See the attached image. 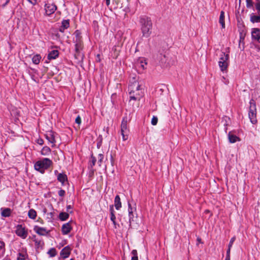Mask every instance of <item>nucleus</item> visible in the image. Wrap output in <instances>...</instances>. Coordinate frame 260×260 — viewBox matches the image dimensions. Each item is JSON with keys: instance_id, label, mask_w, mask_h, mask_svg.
<instances>
[{"instance_id": "nucleus-28", "label": "nucleus", "mask_w": 260, "mask_h": 260, "mask_svg": "<svg viewBox=\"0 0 260 260\" xmlns=\"http://www.w3.org/2000/svg\"><path fill=\"white\" fill-rule=\"evenodd\" d=\"M69 215L68 213L66 212H61L59 214V219L62 221H64L69 218Z\"/></svg>"}, {"instance_id": "nucleus-3", "label": "nucleus", "mask_w": 260, "mask_h": 260, "mask_svg": "<svg viewBox=\"0 0 260 260\" xmlns=\"http://www.w3.org/2000/svg\"><path fill=\"white\" fill-rule=\"evenodd\" d=\"M52 165V161L48 158H44L37 161L34 165L36 170L42 174L44 173L45 171L47 170Z\"/></svg>"}, {"instance_id": "nucleus-52", "label": "nucleus", "mask_w": 260, "mask_h": 260, "mask_svg": "<svg viewBox=\"0 0 260 260\" xmlns=\"http://www.w3.org/2000/svg\"><path fill=\"white\" fill-rule=\"evenodd\" d=\"M9 1H10V0H7V2H6V3H5V5H4V6H5L6 5H7V4L9 2Z\"/></svg>"}, {"instance_id": "nucleus-5", "label": "nucleus", "mask_w": 260, "mask_h": 260, "mask_svg": "<svg viewBox=\"0 0 260 260\" xmlns=\"http://www.w3.org/2000/svg\"><path fill=\"white\" fill-rule=\"evenodd\" d=\"M229 55L224 52H221L220 55L218 65L221 71L224 72L226 70L229 66Z\"/></svg>"}, {"instance_id": "nucleus-8", "label": "nucleus", "mask_w": 260, "mask_h": 260, "mask_svg": "<svg viewBox=\"0 0 260 260\" xmlns=\"http://www.w3.org/2000/svg\"><path fill=\"white\" fill-rule=\"evenodd\" d=\"M57 7L54 4L48 3L45 5V13L48 16L54 13Z\"/></svg>"}, {"instance_id": "nucleus-6", "label": "nucleus", "mask_w": 260, "mask_h": 260, "mask_svg": "<svg viewBox=\"0 0 260 260\" xmlns=\"http://www.w3.org/2000/svg\"><path fill=\"white\" fill-rule=\"evenodd\" d=\"M121 134L122 136V140L126 141L127 140L129 135V129L127 127V118L124 117L123 118L121 124Z\"/></svg>"}, {"instance_id": "nucleus-11", "label": "nucleus", "mask_w": 260, "mask_h": 260, "mask_svg": "<svg viewBox=\"0 0 260 260\" xmlns=\"http://www.w3.org/2000/svg\"><path fill=\"white\" fill-rule=\"evenodd\" d=\"M71 251V248L69 246H67L61 250L60 255L63 258H67L70 255Z\"/></svg>"}, {"instance_id": "nucleus-40", "label": "nucleus", "mask_w": 260, "mask_h": 260, "mask_svg": "<svg viewBox=\"0 0 260 260\" xmlns=\"http://www.w3.org/2000/svg\"><path fill=\"white\" fill-rule=\"evenodd\" d=\"M243 41H244V38H242L241 37H240V40H239V48H241V45L242 44L243 45Z\"/></svg>"}, {"instance_id": "nucleus-14", "label": "nucleus", "mask_w": 260, "mask_h": 260, "mask_svg": "<svg viewBox=\"0 0 260 260\" xmlns=\"http://www.w3.org/2000/svg\"><path fill=\"white\" fill-rule=\"evenodd\" d=\"M128 217H129V224H131L132 221L134 220V211H135V209L131 207V205L129 203H128Z\"/></svg>"}, {"instance_id": "nucleus-27", "label": "nucleus", "mask_w": 260, "mask_h": 260, "mask_svg": "<svg viewBox=\"0 0 260 260\" xmlns=\"http://www.w3.org/2000/svg\"><path fill=\"white\" fill-rule=\"evenodd\" d=\"M41 59V56L39 54H36L33 56L32 58V61L34 63L36 64H38L40 63V60Z\"/></svg>"}, {"instance_id": "nucleus-9", "label": "nucleus", "mask_w": 260, "mask_h": 260, "mask_svg": "<svg viewBox=\"0 0 260 260\" xmlns=\"http://www.w3.org/2000/svg\"><path fill=\"white\" fill-rule=\"evenodd\" d=\"M16 234L18 236H19L23 239H25L27 235V232L22 225H18L16 226Z\"/></svg>"}, {"instance_id": "nucleus-42", "label": "nucleus", "mask_w": 260, "mask_h": 260, "mask_svg": "<svg viewBox=\"0 0 260 260\" xmlns=\"http://www.w3.org/2000/svg\"><path fill=\"white\" fill-rule=\"evenodd\" d=\"M29 3L33 5H35L37 4V0H27Z\"/></svg>"}, {"instance_id": "nucleus-15", "label": "nucleus", "mask_w": 260, "mask_h": 260, "mask_svg": "<svg viewBox=\"0 0 260 260\" xmlns=\"http://www.w3.org/2000/svg\"><path fill=\"white\" fill-rule=\"evenodd\" d=\"M72 229L71 226L69 223H67L62 226V233L63 235H67L69 233Z\"/></svg>"}, {"instance_id": "nucleus-17", "label": "nucleus", "mask_w": 260, "mask_h": 260, "mask_svg": "<svg viewBox=\"0 0 260 260\" xmlns=\"http://www.w3.org/2000/svg\"><path fill=\"white\" fill-rule=\"evenodd\" d=\"M228 138L230 143H234L237 141H240V139L239 137L236 136V135L232 134L231 132H230L228 134Z\"/></svg>"}, {"instance_id": "nucleus-32", "label": "nucleus", "mask_w": 260, "mask_h": 260, "mask_svg": "<svg viewBox=\"0 0 260 260\" xmlns=\"http://www.w3.org/2000/svg\"><path fill=\"white\" fill-rule=\"evenodd\" d=\"M96 161V158L93 156H91V161L90 162V166L91 168H92L93 166H94L95 165Z\"/></svg>"}, {"instance_id": "nucleus-33", "label": "nucleus", "mask_w": 260, "mask_h": 260, "mask_svg": "<svg viewBox=\"0 0 260 260\" xmlns=\"http://www.w3.org/2000/svg\"><path fill=\"white\" fill-rule=\"evenodd\" d=\"M103 159H104L103 154H99L98 155V164H99V166H101Z\"/></svg>"}, {"instance_id": "nucleus-47", "label": "nucleus", "mask_w": 260, "mask_h": 260, "mask_svg": "<svg viewBox=\"0 0 260 260\" xmlns=\"http://www.w3.org/2000/svg\"><path fill=\"white\" fill-rule=\"evenodd\" d=\"M66 29V28H64V27H63V26L61 25V26H60V28H59V31H60V32H64V30H65Z\"/></svg>"}, {"instance_id": "nucleus-13", "label": "nucleus", "mask_w": 260, "mask_h": 260, "mask_svg": "<svg viewBox=\"0 0 260 260\" xmlns=\"http://www.w3.org/2000/svg\"><path fill=\"white\" fill-rule=\"evenodd\" d=\"M34 231L39 235L42 236H45L48 234V232L47 230L44 228L39 227L36 226L34 228Z\"/></svg>"}, {"instance_id": "nucleus-48", "label": "nucleus", "mask_w": 260, "mask_h": 260, "mask_svg": "<svg viewBox=\"0 0 260 260\" xmlns=\"http://www.w3.org/2000/svg\"><path fill=\"white\" fill-rule=\"evenodd\" d=\"M67 211H68V212H70V210L71 209H72V206H71V205H68V206H67Z\"/></svg>"}, {"instance_id": "nucleus-39", "label": "nucleus", "mask_w": 260, "mask_h": 260, "mask_svg": "<svg viewBox=\"0 0 260 260\" xmlns=\"http://www.w3.org/2000/svg\"><path fill=\"white\" fill-rule=\"evenodd\" d=\"M65 191L63 189H60L58 191V194L60 197H63L65 195Z\"/></svg>"}, {"instance_id": "nucleus-30", "label": "nucleus", "mask_w": 260, "mask_h": 260, "mask_svg": "<svg viewBox=\"0 0 260 260\" xmlns=\"http://www.w3.org/2000/svg\"><path fill=\"white\" fill-rule=\"evenodd\" d=\"M47 253L50 257H54L57 254V251L54 248H52L48 250Z\"/></svg>"}, {"instance_id": "nucleus-53", "label": "nucleus", "mask_w": 260, "mask_h": 260, "mask_svg": "<svg viewBox=\"0 0 260 260\" xmlns=\"http://www.w3.org/2000/svg\"><path fill=\"white\" fill-rule=\"evenodd\" d=\"M198 242H200L201 241L200 239H198Z\"/></svg>"}, {"instance_id": "nucleus-45", "label": "nucleus", "mask_w": 260, "mask_h": 260, "mask_svg": "<svg viewBox=\"0 0 260 260\" xmlns=\"http://www.w3.org/2000/svg\"><path fill=\"white\" fill-rule=\"evenodd\" d=\"M132 253L133 254V256H137V252L136 250H133L132 251Z\"/></svg>"}, {"instance_id": "nucleus-26", "label": "nucleus", "mask_w": 260, "mask_h": 260, "mask_svg": "<svg viewBox=\"0 0 260 260\" xmlns=\"http://www.w3.org/2000/svg\"><path fill=\"white\" fill-rule=\"evenodd\" d=\"M28 216L30 218L34 219L36 218L37 212L34 209H30L28 212Z\"/></svg>"}, {"instance_id": "nucleus-16", "label": "nucleus", "mask_w": 260, "mask_h": 260, "mask_svg": "<svg viewBox=\"0 0 260 260\" xmlns=\"http://www.w3.org/2000/svg\"><path fill=\"white\" fill-rule=\"evenodd\" d=\"M110 219L112 221L113 224L116 225V216L115 215V211L114 210V206L113 205L110 206Z\"/></svg>"}, {"instance_id": "nucleus-50", "label": "nucleus", "mask_w": 260, "mask_h": 260, "mask_svg": "<svg viewBox=\"0 0 260 260\" xmlns=\"http://www.w3.org/2000/svg\"><path fill=\"white\" fill-rule=\"evenodd\" d=\"M106 2L107 6H108L110 3V0H106Z\"/></svg>"}, {"instance_id": "nucleus-38", "label": "nucleus", "mask_w": 260, "mask_h": 260, "mask_svg": "<svg viewBox=\"0 0 260 260\" xmlns=\"http://www.w3.org/2000/svg\"><path fill=\"white\" fill-rule=\"evenodd\" d=\"M75 122L76 123H77L78 124H79V125L81 124V117H80V116L79 115L78 116L76 117V118L75 119Z\"/></svg>"}, {"instance_id": "nucleus-41", "label": "nucleus", "mask_w": 260, "mask_h": 260, "mask_svg": "<svg viewBox=\"0 0 260 260\" xmlns=\"http://www.w3.org/2000/svg\"><path fill=\"white\" fill-rule=\"evenodd\" d=\"M255 8L257 11L260 12V1L256 4Z\"/></svg>"}, {"instance_id": "nucleus-7", "label": "nucleus", "mask_w": 260, "mask_h": 260, "mask_svg": "<svg viewBox=\"0 0 260 260\" xmlns=\"http://www.w3.org/2000/svg\"><path fill=\"white\" fill-rule=\"evenodd\" d=\"M75 51L76 53L75 56L76 58L81 57L80 51L82 50L83 47V44L82 39H78L75 40Z\"/></svg>"}, {"instance_id": "nucleus-2", "label": "nucleus", "mask_w": 260, "mask_h": 260, "mask_svg": "<svg viewBox=\"0 0 260 260\" xmlns=\"http://www.w3.org/2000/svg\"><path fill=\"white\" fill-rule=\"evenodd\" d=\"M140 23L143 36L146 38L149 37L151 34L152 28V22L151 19L148 17H141Z\"/></svg>"}, {"instance_id": "nucleus-20", "label": "nucleus", "mask_w": 260, "mask_h": 260, "mask_svg": "<svg viewBox=\"0 0 260 260\" xmlns=\"http://www.w3.org/2000/svg\"><path fill=\"white\" fill-rule=\"evenodd\" d=\"M137 65L138 67H140L144 70L146 68L147 62L146 60L143 58H139L137 61Z\"/></svg>"}, {"instance_id": "nucleus-31", "label": "nucleus", "mask_w": 260, "mask_h": 260, "mask_svg": "<svg viewBox=\"0 0 260 260\" xmlns=\"http://www.w3.org/2000/svg\"><path fill=\"white\" fill-rule=\"evenodd\" d=\"M61 25L65 28H68L70 25V20L69 19L63 20L61 22Z\"/></svg>"}, {"instance_id": "nucleus-37", "label": "nucleus", "mask_w": 260, "mask_h": 260, "mask_svg": "<svg viewBox=\"0 0 260 260\" xmlns=\"http://www.w3.org/2000/svg\"><path fill=\"white\" fill-rule=\"evenodd\" d=\"M253 6V2L251 0H246V6L247 8H251Z\"/></svg>"}, {"instance_id": "nucleus-25", "label": "nucleus", "mask_w": 260, "mask_h": 260, "mask_svg": "<svg viewBox=\"0 0 260 260\" xmlns=\"http://www.w3.org/2000/svg\"><path fill=\"white\" fill-rule=\"evenodd\" d=\"M50 148L47 146H45L42 148L41 153L43 155H47L50 153Z\"/></svg>"}, {"instance_id": "nucleus-10", "label": "nucleus", "mask_w": 260, "mask_h": 260, "mask_svg": "<svg viewBox=\"0 0 260 260\" xmlns=\"http://www.w3.org/2000/svg\"><path fill=\"white\" fill-rule=\"evenodd\" d=\"M45 137L48 142L52 144V147H53L55 143V136L54 133L52 131H48L46 133Z\"/></svg>"}, {"instance_id": "nucleus-22", "label": "nucleus", "mask_w": 260, "mask_h": 260, "mask_svg": "<svg viewBox=\"0 0 260 260\" xmlns=\"http://www.w3.org/2000/svg\"><path fill=\"white\" fill-rule=\"evenodd\" d=\"M219 23L221 25L222 28H225V23H224V12L223 11H221L220 16H219Z\"/></svg>"}, {"instance_id": "nucleus-43", "label": "nucleus", "mask_w": 260, "mask_h": 260, "mask_svg": "<svg viewBox=\"0 0 260 260\" xmlns=\"http://www.w3.org/2000/svg\"><path fill=\"white\" fill-rule=\"evenodd\" d=\"M37 143H38L39 145H43V144L44 141H43V139H38V140Z\"/></svg>"}, {"instance_id": "nucleus-18", "label": "nucleus", "mask_w": 260, "mask_h": 260, "mask_svg": "<svg viewBox=\"0 0 260 260\" xmlns=\"http://www.w3.org/2000/svg\"><path fill=\"white\" fill-rule=\"evenodd\" d=\"M57 180L63 185L64 182L67 181V176L64 173H58L57 176Z\"/></svg>"}, {"instance_id": "nucleus-12", "label": "nucleus", "mask_w": 260, "mask_h": 260, "mask_svg": "<svg viewBox=\"0 0 260 260\" xmlns=\"http://www.w3.org/2000/svg\"><path fill=\"white\" fill-rule=\"evenodd\" d=\"M252 39L260 43V30L258 28H253L251 32Z\"/></svg>"}, {"instance_id": "nucleus-34", "label": "nucleus", "mask_w": 260, "mask_h": 260, "mask_svg": "<svg viewBox=\"0 0 260 260\" xmlns=\"http://www.w3.org/2000/svg\"><path fill=\"white\" fill-rule=\"evenodd\" d=\"M75 40H78L79 39H82V37L81 36V34H80V32L79 30H76L75 32Z\"/></svg>"}, {"instance_id": "nucleus-51", "label": "nucleus", "mask_w": 260, "mask_h": 260, "mask_svg": "<svg viewBox=\"0 0 260 260\" xmlns=\"http://www.w3.org/2000/svg\"><path fill=\"white\" fill-rule=\"evenodd\" d=\"M225 260H230V256H226Z\"/></svg>"}, {"instance_id": "nucleus-36", "label": "nucleus", "mask_w": 260, "mask_h": 260, "mask_svg": "<svg viewBox=\"0 0 260 260\" xmlns=\"http://www.w3.org/2000/svg\"><path fill=\"white\" fill-rule=\"evenodd\" d=\"M235 240H236L235 237H233L231 238V239L230 240V243L228 245V247H229V248H232L233 244L234 241H235Z\"/></svg>"}, {"instance_id": "nucleus-1", "label": "nucleus", "mask_w": 260, "mask_h": 260, "mask_svg": "<svg viewBox=\"0 0 260 260\" xmlns=\"http://www.w3.org/2000/svg\"><path fill=\"white\" fill-rule=\"evenodd\" d=\"M128 90L131 100H139L143 95V92L142 89L140 88V85L137 81H135L129 85Z\"/></svg>"}, {"instance_id": "nucleus-23", "label": "nucleus", "mask_w": 260, "mask_h": 260, "mask_svg": "<svg viewBox=\"0 0 260 260\" xmlns=\"http://www.w3.org/2000/svg\"><path fill=\"white\" fill-rule=\"evenodd\" d=\"M2 210V216L3 217H9L10 216L11 213V210L10 208H1Z\"/></svg>"}, {"instance_id": "nucleus-19", "label": "nucleus", "mask_w": 260, "mask_h": 260, "mask_svg": "<svg viewBox=\"0 0 260 260\" xmlns=\"http://www.w3.org/2000/svg\"><path fill=\"white\" fill-rule=\"evenodd\" d=\"M114 206L116 210H118L121 207V203L120 197L117 195L114 199Z\"/></svg>"}, {"instance_id": "nucleus-35", "label": "nucleus", "mask_w": 260, "mask_h": 260, "mask_svg": "<svg viewBox=\"0 0 260 260\" xmlns=\"http://www.w3.org/2000/svg\"><path fill=\"white\" fill-rule=\"evenodd\" d=\"M157 121H158V119H157V117H156V116H153L152 119H151V124L153 125H156L157 123Z\"/></svg>"}, {"instance_id": "nucleus-44", "label": "nucleus", "mask_w": 260, "mask_h": 260, "mask_svg": "<svg viewBox=\"0 0 260 260\" xmlns=\"http://www.w3.org/2000/svg\"><path fill=\"white\" fill-rule=\"evenodd\" d=\"M5 247V243L3 242L0 241V249H2Z\"/></svg>"}, {"instance_id": "nucleus-24", "label": "nucleus", "mask_w": 260, "mask_h": 260, "mask_svg": "<svg viewBox=\"0 0 260 260\" xmlns=\"http://www.w3.org/2000/svg\"><path fill=\"white\" fill-rule=\"evenodd\" d=\"M27 253L25 251L19 252L17 256V260H25L27 257Z\"/></svg>"}, {"instance_id": "nucleus-46", "label": "nucleus", "mask_w": 260, "mask_h": 260, "mask_svg": "<svg viewBox=\"0 0 260 260\" xmlns=\"http://www.w3.org/2000/svg\"><path fill=\"white\" fill-rule=\"evenodd\" d=\"M231 249V248H229V247H228V250L226 251V256H230Z\"/></svg>"}, {"instance_id": "nucleus-4", "label": "nucleus", "mask_w": 260, "mask_h": 260, "mask_svg": "<svg viewBox=\"0 0 260 260\" xmlns=\"http://www.w3.org/2000/svg\"><path fill=\"white\" fill-rule=\"evenodd\" d=\"M249 117L250 121L252 124H255L257 122L256 118V104L253 100H251L249 102Z\"/></svg>"}, {"instance_id": "nucleus-54", "label": "nucleus", "mask_w": 260, "mask_h": 260, "mask_svg": "<svg viewBox=\"0 0 260 260\" xmlns=\"http://www.w3.org/2000/svg\"><path fill=\"white\" fill-rule=\"evenodd\" d=\"M70 260H74V259H73V258H71Z\"/></svg>"}, {"instance_id": "nucleus-49", "label": "nucleus", "mask_w": 260, "mask_h": 260, "mask_svg": "<svg viewBox=\"0 0 260 260\" xmlns=\"http://www.w3.org/2000/svg\"><path fill=\"white\" fill-rule=\"evenodd\" d=\"M131 260H138V256H133Z\"/></svg>"}, {"instance_id": "nucleus-21", "label": "nucleus", "mask_w": 260, "mask_h": 260, "mask_svg": "<svg viewBox=\"0 0 260 260\" xmlns=\"http://www.w3.org/2000/svg\"><path fill=\"white\" fill-rule=\"evenodd\" d=\"M58 56V51L57 50H53L51 51L48 54V59H55Z\"/></svg>"}, {"instance_id": "nucleus-29", "label": "nucleus", "mask_w": 260, "mask_h": 260, "mask_svg": "<svg viewBox=\"0 0 260 260\" xmlns=\"http://www.w3.org/2000/svg\"><path fill=\"white\" fill-rule=\"evenodd\" d=\"M250 20L253 23L259 22H260V16L251 15Z\"/></svg>"}]
</instances>
